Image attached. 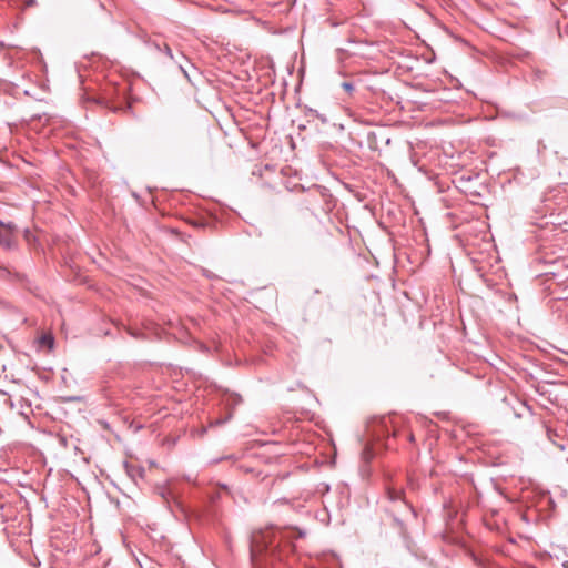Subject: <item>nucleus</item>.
Wrapping results in <instances>:
<instances>
[{
  "label": "nucleus",
  "instance_id": "11",
  "mask_svg": "<svg viewBox=\"0 0 568 568\" xmlns=\"http://www.w3.org/2000/svg\"><path fill=\"white\" fill-rule=\"evenodd\" d=\"M37 4L36 0H24L23 6L24 7H34Z\"/></svg>",
  "mask_w": 568,
  "mask_h": 568
},
{
  "label": "nucleus",
  "instance_id": "3",
  "mask_svg": "<svg viewBox=\"0 0 568 568\" xmlns=\"http://www.w3.org/2000/svg\"><path fill=\"white\" fill-rule=\"evenodd\" d=\"M16 230L17 226L14 223H3L0 221V246H2L6 250H11L14 246Z\"/></svg>",
  "mask_w": 568,
  "mask_h": 568
},
{
  "label": "nucleus",
  "instance_id": "4",
  "mask_svg": "<svg viewBox=\"0 0 568 568\" xmlns=\"http://www.w3.org/2000/svg\"><path fill=\"white\" fill-rule=\"evenodd\" d=\"M0 377H3L4 379H11L14 383H19V379L14 378L12 374H8L3 356H0Z\"/></svg>",
  "mask_w": 568,
  "mask_h": 568
},
{
  "label": "nucleus",
  "instance_id": "2",
  "mask_svg": "<svg viewBox=\"0 0 568 568\" xmlns=\"http://www.w3.org/2000/svg\"><path fill=\"white\" fill-rule=\"evenodd\" d=\"M386 499L389 503V506L387 507V511H389L394 520L398 524L400 529H403V521L399 518L402 517H416V513L414 507L407 501L405 498V493L403 487H397L395 485L388 484L385 489Z\"/></svg>",
  "mask_w": 568,
  "mask_h": 568
},
{
  "label": "nucleus",
  "instance_id": "9",
  "mask_svg": "<svg viewBox=\"0 0 568 568\" xmlns=\"http://www.w3.org/2000/svg\"><path fill=\"white\" fill-rule=\"evenodd\" d=\"M363 458L366 460V462H369L372 458H373V453L366 448L364 452H363Z\"/></svg>",
  "mask_w": 568,
  "mask_h": 568
},
{
  "label": "nucleus",
  "instance_id": "5",
  "mask_svg": "<svg viewBox=\"0 0 568 568\" xmlns=\"http://www.w3.org/2000/svg\"><path fill=\"white\" fill-rule=\"evenodd\" d=\"M314 215L310 212H306L302 214L301 219L296 220V224H298L302 227V222H305L306 224H311L314 222Z\"/></svg>",
  "mask_w": 568,
  "mask_h": 568
},
{
  "label": "nucleus",
  "instance_id": "17",
  "mask_svg": "<svg viewBox=\"0 0 568 568\" xmlns=\"http://www.w3.org/2000/svg\"><path fill=\"white\" fill-rule=\"evenodd\" d=\"M567 463H568V458H567Z\"/></svg>",
  "mask_w": 568,
  "mask_h": 568
},
{
  "label": "nucleus",
  "instance_id": "1",
  "mask_svg": "<svg viewBox=\"0 0 568 568\" xmlns=\"http://www.w3.org/2000/svg\"><path fill=\"white\" fill-rule=\"evenodd\" d=\"M282 531H276L273 527H268L252 534L251 537V556L256 559L263 554L274 556L278 548Z\"/></svg>",
  "mask_w": 568,
  "mask_h": 568
},
{
  "label": "nucleus",
  "instance_id": "12",
  "mask_svg": "<svg viewBox=\"0 0 568 568\" xmlns=\"http://www.w3.org/2000/svg\"><path fill=\"white\" fill-rule=\"evenodd\" d=\"M153 45H154V48H155L156 50H159V51H161V50H162L160 44H158V43H153Z\"/></svg>",
  "mask_w": 568,
  "mask_h": 568
},
{
  "label": "nucleus",
  "instance_id": "14",
  "mask_svg": "<svg viewBox=\"0 0 568 568\" xmlns=\"http://www.w3.org/2000/svg\"><path fill=\"white\" fill-rule=\"evenodd\" d=\"M136 473H138L139 476H142L143 470L142 469H138Z\"/></svg>",
  "mask_w": 568,
  "mask_h": 568
},
{
  "label": "nucleus",
  "instance_id": "13",
  "mask_svg": "<svg viewBox=\"0 0 568 568\" xmlns=\"http://www.w3.org/2000/svg\"><path fill=\"white\" fill-rule=\"evenodd\" d=\"M129 333H130L133 337H135V338H138V337H139V335H138L136 333L132 332V331H130Z\"/></svg>",
  "mask_w": 568,
  "mask_h": 568
},
{
  "label": "nucleus",
  "instance_id": "15",
  "mask_svg": "<svg viewBox=\"0 0 568 568\" xmlns=\"http://www.w3.org/2000/svg\"><path fill=\"white\" fill-rule=\"evenodd\" d=\"M562 566H564L565 568H568V561H565V562L562 564Z\"/></svg>",
  "mask_w": 568,
  "mask_h": 568
},
{
  "label": "nucleus",
  "instance_id": "7",
  "mask_svg": "<svg viewBox=\"0 0 568 568\" xmlns=\"http://www.w3.org/2000/svg\"><path fill=\"white\" fill-rule=\"evenodd\" d=\"M42 344H47L50 348L53 346V337L52 336H42Z\"/></svg>",
  "mask_w": 568,
  "mask_h": 568
},
{
  "label": "nucleus",
  "instance_id": "8",
  "mask_svg": "<svg viewBox=\"0 0 568 568\" xmlns=\"http://www.w3.org/2000/svg\"><path fill=\"white\" fill-rule=\"evenodd\" d=\"M342 87L348 93H352L354 91V85L351 82H343Z\"/></svg>",
  "mask_w": 568,
  "mask_h": 568
},
{
  "label": "nucleus",
  "instance_id": "16",
  "mask_svg": "<svg viewBox=\"0 0 568 568\" xmlns=\"http://www.w3.org/2000/svg\"><path fill=\"white\" fill-rule=\"evenodd\" d=\"M273 557H277V559H281V556H277V551L275 552V555Z\"/></svg>",
  "mask_w": 568,
  "mask_h": 568
},
{
  "label": "nucleus",
  "instance_id": "6",
  "mask_svg": "<svg viewBox=\"0 0 568 568\" xmlns=\"http://www.w3.org/2000/svg\"><path fill=\"white\" fill-rule=\"evenodd\" d=\"M159 494L166 503H170V499L173 498L171 490L165 487L160 488Z\"/></svg>",
  "mask_w": 568,
  "mask_h": 568
},
{
  "label": "nucleus",
  "instance_id": "10",
  "mask_svg": "<svg viewBox=\"0 0 568 568\" xmlns=\"http://www.w3.org/2000/svg\"><path fill=\"white\" fill-rule=\"evenodd\" d=\"M163 52L170 58V59H173V54H172V50L171 48L166 44V43H163Z\"/></svg>",
  "mask_w": 568,
  "mask_h": 568
}]
</instances>
